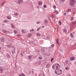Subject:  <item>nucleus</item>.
<instances>
[{"instance_id": "26", "label": "nucleus", "mask_w": 76, "mask_h": 76, "mask_svg": "<svg viewBox=\"0 0 76 76\" xmlns=\"http://www.w3.org/2000/svg\"><path fill=\"white\" fill-rule=\"evenodd\" d=\"M70 11H71V10L69 9L67 10V12H69Z\"/></svg>"}, {"instance_id": "13", "label": "nucleus", "mask_w": 76, "mask_h": 76, "mask_svg": "<svg viewBox=\"0 0 76 76\" xmlns=\"http://www.w3.org/2000/svg\"><path fill=\"white\" fill-rule=\"evenodd\" d=\"M32 35L31 34H29L28 35V38H30L31 37H32Z\"/></svg>"}, {"instance_id": "40", "label": "nucleus", "mask_w": 76, "mask_h": 76, "mask_svg": "<svg viewBox=\"0 0 76 76\" xmlns=\"http://www.w3.org/2000/svg\"><path fill=\"white\" fill-rule=\"evenodd\" d=\"M20 56H21V57H23V54H22V53H20Z\"/></svg>"}, {"instance_id": "35", "label": "nucleus", "mask_w": 76, "mask_h": 76, "mask_svg": "<svg viewBox=\"0 0 76 76\" xmlns=\"http://www.w3.org/2000/svg\"><path fill=\"white\" fill-rule=\"evenodd\" d=\"M53 60H54V58H51V59L50 60L51 62H52V61H53Z\"/></svg>"}, {"instance_id": "23", "label": "nucleus", "mask_w": 76, "mask_h": 76, "mask_svg": "<svg viewBox=\"0 0 76 76\" xmlns=\"http://www.w3.org/2000/svg\"><path fill=\"white\" fill-rule=\"evenodd\" d=\"M4 23L7 22V20H4Z\"/></svg>"}, {"instance_id": "44", "label": "nucleus", "mask_w": 76, "mask_h": 76, "mask_svg": "<svg viewBox=\"0 0 76 76\" xmlns=\"http://www.w3.org/2000/svg\"><path fill=\"white\" fill-rule=\"evenodd\" d=\"M22 32V33H23V32H24V31L23 30L21 31Z\"/></svg>"}, {"instance_id": "31", "label": "nucleus", "mask_w": 76, "mask_h": 76, "mask_svg": "<svg viewBox=\"0 0 76 76\" xmlns=\"http://www.w3.org/2000/svg\"><path fill=\"white\" fill-rule=\"evenodd\" d=\"M7 18L8 19H11V17H7Z\"/></svg>"}, {"instance_id": "37", "label": "nucleus", "mask_w": 76, "mask_h": 76, "mask_svg": "<svg viewBox=\"0 0 76 76\" xmlns=\"http://www.w3.org/2000/svg\"><path fill=\"white\" fill-rule=\"evenodd\" d=\"M14 33H15V34H16V33H17V31H16V30H14Z\"/></svg>"}, {"instance_id": "32", "label": "nucleus", "mask_w": 76, "mask_h": 76, "mask_svg": "<svg viewBox=\"0 0 76 76\" xmlns=\"http://www.w3.org/2000/svg\"><path fill=\"white\" fill-rule=\"evenodd\" d=\"M40 23V21H38V22H37V23H36L37 24H39V23Z\"/></svg>"}, {"instance_id": "15", "label": "nucleus", "mask_w": 76, "mask_h": 76, "mask_svg": "<svg viewBox=\"0 0 76 76\" xmlns=\"http://www.w3.org/2000/svg\"><path fill=\"white\" fill-rule=\"evenodd\" d=\"M70 36L71 38H73L74 37V36L73 35V34H72V33H71L70 34Z\"/></svg>"}, {"instance_id": "1", "label": "nucleus", "mask_w": 76, "mask_h": 76, "mask_svg": "<svg viewBox=\"0 0 76 76\" xmlns=\"http://www.w3.org/2000/svg\"><path fill=\"white\" fill-rule=\"evenodd\" d=\"M55 73L57 75H60L61 74L62 71L61 69H56L55 71Z\"/></svg>"}, {"instance_id": "57", "label": "nucleus", "mask_w": 76, "mask_h": 76, "mask_svg": "<svg viewBox=\"0 0 76 76\" xmlns=\"http://www.w3.org/2000/svg\"><path fill=\"white\" fill-rule=\"evenodd\" d=\"M57 31H58V28H57Z\"/></svg>"}, {"instance_id": "27", "label": "nucleus", "mask_w": 76, "mask_h": 76, "mask_svg": "<svg viewBox=\"0 0 76 76\" xmlns=\"http://www.w3.org/2000/svg\"><path fill=\"white\" fill-rule=\"evenodd\" d=\"M28 57V59H31V56H29Z\"/></svg>"}, {"instance_id": "41", "label": "nucleus", "mask_w": 76, "mask_h": 76, "mask_svg": "<svg viewBox=\"0 0 76 76\" xmlns=\"http://www.w3.org/2000/svg\"><path fill=\"white\" fill-rule=\"evenodd\" d=\"M73 20V17H72L71 19V20Z\"/></svg>"}, {"instance_id": "18", "label": "nucleus", "mask_w": 76, "mask_h": 76, "mask_svg": "<svg viewBox=\"0 0 76 76\" xmlns=\"http://www.w3.org/2000/svg\"><path fill=\"white\" fill-rule=\"evenodd\" d=\"M18 14L17 12H16L14 14V16H18Z\"/></svg>"}, {"instance_id": "9", "label": "nucleus", "mask_w": 76, "mask_h": 76, "mask_svg": "<svg viewBox=\"0 0 76 76\" xmlns=\"http://www.w3.org/2000/svg\"><path fill=\"white\" fill-rule=\"evenodd\" d=\"M7 47H8L9 48H14L13 46H11V45H7Z\"/></svg>"}, {"instance_id": "11", "label": "nucleus", "mask_w": 76, "mask_h": 76, "mask_svg": "<svg viewBox=\"0 0 76 76\" xmlns=\"http://www.w3.org/2000/svg\"><path fill=\"white\" fill-rule=\"evenodd\" d=\"M63 32H64L65 33H66V32H67V30H66V28L63 29Z\"/></svg>"}, {"instance_id": "42", "label": "nucleus", "mask_w": 76, "mask_h": 76, "mask_svg": "<svg viewBox=\"0 0 76 76\" xmlns=\"http://www.w3.org/2000/svg\"><path fill=\"white\" fill-rule=\"evenodd\" d=\"M39 29H40V28H39L37 29V31H39Z\"/></svg>"}, {"instance_id": "49", "label": "nucleus", "mask_w": 76, "mask_h": 76, "mask_svg": "<svg viewBox=\"0 0 76 76\" xmlns=\"http://www.w3.org/2000/svg\"><path fill=\"white\" fill-rule=\"evenodd\" d=\"M76 21L74 22V24H76Z\"/></svg>"}, {"instance_id": "28", "label": "nucleus", "mask_w": 76, "mask_h": 76, "mask_svg": "<svg viewBox=\"0 0 76 76\" xmlns=\"http://www.w3.org/2000/svg\"><path fill=\"white\" fill-rule=\"evenodd\" d=\"M65 69H66V70H69V68H68L67 67H66L65 68Z\"/></svg>"}, {"instance_id": "33", "label": "nucleus", "mask_w": 76, "mask_h": 76, "mask_svg": "<svg viewBox=\"0 0 76 76\" xmlns=\"http://www.w3.org/2000/svg\"><path fill=\"white\" fill-rule=\"evenodd\" d=\"M4 40V39L3 38H2V39H1V42H3V41Z\"/></svg>"}, {"instance_id": "39", "label": "nucleus", "mask_w": 76, "mask_h": 76, "mask_svg": "<svg viewBox=\"0 0 76 76\" xmlns=\"http://www.w3.org/2000/svg\"><path fill=\"white\" fill-rule=\"evenodd\" d=\"M4 3H5V2H3V3H2L1 4V6H3V5H4Z\"/></svg>"}, {"instance_id": "2", "label": "nucleus", "mask_w": 76, "mask_h": 76, "mask_svg": "<svg viewBox=\"0 0 76 76\" xmlns=\"http://www.w3.org/2000/svg\"><path fill=\"white\" fill-rule=\"evenodd\" d=\"M58 67H60V66L59 65V64H55L52 66V69L57 70L58 69Z\"/></svg>"}, {"instance_id": "48", "label": "nucleus", "mask_w": 76, "mask_h": 76, "mask_svg": "<svg viewBox=\"0 0 76 76\" xmlns=\"http://www.w3.org/2000/svg\"><path fill=\"white\" fill-rule=\"evenodd\" d=\"M66 13H64V16H66Z\"/></svg>"}, {"instance_id": "8", "label": "nucleus", "mask_w": 76, "mask_h": 76, "mask_svg": "<svg viewBox=\"0 0 76 76\" xmlns=\"http://www.w3.org/2000/svg\"><path fill=\"white\" fill-rule=\"evenodd\" d=\"M50 64H48L46 65V68H48L49 67H50Z\"/></svg>"}, {"instance_id": "5", "label": "nucleus", "mask_w": 76, "mask_h": 76, "mask_svg": "<svg viewBox=\"0 0 76 76\" xmlns=\"http://www.w3.org/2000/svg\"><path fill=\"white\" fill-rule=\"evenodd\" d=\"M18 4H21L22 3H23V0H19L18 1Z\"/></svg>"}, {"instance_id": "58", "label": "nucleus", "mask_w": 76, "mask_h": 76, "mask_svg": "<svg viewBox=\"0 0 76 76\" xmlns=\"http://www.w3.org/2000/svg\"><path fill=\"white\" fill-rule=\"evenodd\" d=\"M30 73H31V72H30Z\"/></svg>"}, {"instance_id": "4", "label": "nucleus", "mask_w": 76, "mask_h": 76, "mask_svg": "<svg viewBox=\"0 0 76 76\" xmlns=\"http://www.w3.org/2000/svg\"><path fill=\"white\" fill-rule=\"evenodd\" d=\"M2 32H3L4 33V34H7V33H9V31H6L5 30H3Z\"/></svg>"}, {"instance_id": "36", "label": "nucleus", "mask_w": 76, "mask_h": 76, "mask_svg": "<svg viewBox=\"0 0 76 76\" xmlns=\"http://www.w3.org/2000/svg\"><path fill=\"white\" fill-rule=\"evenodd\" d=\"M53 9H56V6L54 5L53 6Z\"/></svg>"}, {"instance_id": "47", "label": "nucleus", "mask_w": 76, "mask_h": 76, "mask_svg": "<svg viewBox=\"0 0 76 76\" xmlns=\"http://www.w3.org/2000/svg\"><path fill=\"white\" fill-rule=\"evenodd\" d=\"M19 36H20V35L19 34H18L17 35V37H19Z\"/></svg>"}, {"instance_id": "54", "label": "nucleus", "mask_w": 76, "mask_h": 76, "mask_svg": "<svg viewBox=\"0 0 76 76\" xmlns=\"http://www.w3.org/2000/svg\"><path fill=\"white\" fill-rule=\"evenodd\" d=\"M42 28H44V26H42Z\"/></svg>"}, {"instance_id": "56", "label": "nucleus", "mask_w": 76, "mask_h": 76, "mask_svg": "<svg viewBox=\"0 0 76 76\" xmlns=\"http://www.w3.org/2000/svg\"><path fill=\"white\" fill-rule=\"evenodd\" d=\"M13 31H12V32H11V33H13Z\"/></svg>"}, {"instance_id": "12", "label": "nucleus", "mask_w": 76, "mask_h": 76, "mask_svg": "<svg viewBox=\"0 0 76 76\" xmlns=\"http://www.w3.org/2000/svg\"><path fill=\"white\" fill-rule=\"evenodd\" d=\"M6 56L7 57H8V58H10V55H9V54H7Z\"/></svg>"}, {"instance_id": "45", "label": "nucleus", "mask_w": 76, "mask_h": 76, "mask_svg": "<svg viewBox=\"0 0 76 76\" xmlns=\"http://www.w3.org/2000/svg\"><path fill=\"white\" fill-rule=\"evenodd\" d=\"M31 30L32 32H34V29H32Z\"/></svg>"}, {"instance_id": "14", "label": "nucleus", "mask_w": 76, "mask_h": 76, "mask_svg": "<svg viewBox=\"0 0 76 76\" xmlns=\"http://www.w3.org/2000/svg\"><path fill=\"white\" fill-rule=\"evenodd\" d=\"M11 27L12 28H15V26H14V25H13V24L11 23Z\"/></svg>"}, {"instance_id": "51", "label": "nucleus", "mask_w": 76, "mask_h": 76, "mask_svg": "<svg viewBox=\"0 0 76 76\" xmlns=\"http://www.w3.org/2000/svg\"><path fill=\"white\" fill-rule=\"evenodd\" d=\"M72 33H73V34H75V32H72Z\"/></svg>"}, {"instance_id": "53", "label": "nucleus", "mask_w": 76, "mask_h": 76, "mask_svg": "<svg viewBox=\"0 0 76 76\" xmlns=\"http://www.w3.org/2000/svg\"><path fill=\"white\" fill-rule=\"evenodd\" d=\"M62 1H64V0H61Z\"/></svg>"}, {"instance_id": "10", "label": "nucleus", "mask_w": 76, "mask_h": 76, "mask_svg": "<svg viewBox=\"0 0 76 76\" xmlns=\"http://www.w3.org/2000/svg\"><path fill=\"white\" fill-rule=\"evenodd\" d=\"M70 60H71V61L74 60H75V57H72L70 58Z\"/></svg>"}, {"instance_id": "24", "label": "nucleus", "mask_w": 76, "mask_h": 76, "mask_svg": "<svg viewBox=\"0 0 76 76\" xmlns=\"http://www.w3.org/2000/svg\"><path fill=\"white\" fill-rule=\"evenodd\" d=\"M44 22H45V23H48V21H47V20H44Z\"/></svg>"}, {"instance_id": "30", "label": "nucleus", "mask_w": 76, "mask_h": 76, "mask_svg": "<svg viewBox=\"0 0 76 76\" xmlns=\"http://www.w3.org/2000/svg\"><path fill=\"white\" fill-rule=\"evenodd\" d=\"M58 23H59V24L60 25H61V21H59V22H58Z\"/></svg>"}, {"instance_id": "43", "label": "nucleus", "mask_w": 76, "mask_h": 76, "mask_svg": "<svg viewBox=\"0 0 76 76\" xmlns=\"http://www.w3.org/2000/svg\"><path fill=\"white\" fill-rule=\"evenodd\" d=\"M0 71H2V72H3V69H0Z\"/></svg>"}, {"instance_id": "46", "label": "nucleus", "mask_w": 76, "mask_h": 76, "mask_svg": "<svg viewBox=\"0 0 76 76\" xmlns=\"http://www.w3.org/2000/svg\"><path fill=\"white\" fill-rule=\"evenodd\" d=\"M67 76H71L69 74H67Z\"/></svg>"}, {"instance_id": "19", "label": "nucleus", "mask_w": 76, "mask_h": 76, "mask_svg": "<svg viewBox=\"0 0 76 76\" xmlns=\"http://www.w3.org/2000/svg\"><path fill=\"white\" fill-rule=\"evenodd\" d=\"M12 54H14L15 53V50H14L12 51Z\"/></svg>"}, {"instance_id": "16", "label": "nucleus", "mask_w": 76, "mask_h": 76, "mask_svg": "<svg viewBox=\"0 0 76 76\" xmlns=\"http://www.w3.org/2000/svg\"><path fill=\"white\" fill-rule=\"evenodd\" d=\"M19 76H25V75L23 73H21L20 75H19Z\"/></svg>"}, {"instance_id": "38", "label": "nucleus", "mask_w": 76, "mask_h": 76, "mask_svg": "<svg viewBox=\"0 0 76 76\" xmlns=\"http://www.w3.org/2000/svg\"><path fill=\"white\" fill-rule=\"evenodd\" d=\"M54 44H52L51 45V47H54Z\"/></svg>"}, {"instance_id": "21", "label": "nucleus", "mask_w": 76, "mask_h": 76, "mask_svg": "<svg viewBox=\"0 0 76 76\" xmlns=\"http://www.w3.org/2000/svg\"><path fill=\"white\" fill-rule=\"evenodd\" d=\"M50 17L51 18H52V19H53V18H54V16L53 15H50Z\"/></svg>"}, {"instance_id": "25", "label": "nucleus", "mask_w": 76, "mask_h": 76, "mask_svg": "<svg viewBox=\"0 0 76 76\" xmlns=\"http://www.w3.org/2000/svg\"><path fill=\"white\" fill-rule=\"evenodd\" d=\"M38 58L39 60H42V58L41 57H38Z\"/></svg>"}, {"instance_id": "55", "label": "nucleus", "mask_w": 76, "mask_h": 76, "mask_svg": "<svg viewBox=\"0 0 76 76\" xmlns=\"http://www.w3.org/2000/svg\"><path fill=\"white\" fill-rule=\"evenodd\" d=\"M1 50V48H0V50Z\"/></svg>"}, {"instance_id": "20", "label": "nucleus", "mask_w": 76, "mask_h": 76, "mask_svg": "<svg viewBox=\"0 0 76 76\" xmlns=\"http://www.w3.org/2000/svg\"><path fill=\"white\" fill-rule=\"evenodd\" d=\"M54 13H56V14H58V11H55L54 12Z\"/></svg>"}, {"instance_id": "29", "label": "nucleus", "mask_w": 76, "mask_h": 76, "mask_svg": "<svg viewBox=\"0 0 76 76\" xmlns=\"http://www.w3.org/2000/svg\"><path fill=\"white\" fill-rule=\"evenodd\" d=\"M43 7H44V8H46L47 7V6L45 5H44L43 6Z\"/></svg>"}, {"instance_id": "3", "label": "nucleus", "mask_w": 76, "mask_h": 76, "mask_svg": "<svg viewBox=\"0 0 76 76\" xmlns=\"http://www.w3.org/2000/svg\"><path fill=\"white\" fill-rule=\"evenodd\" d=\"M75 1V0H71L70 1V5L71 6H73L74 5V4L75 3L74 2V1Z\"/></svg>"}, {"instance_id": "22", "label": "nucleus", "mask_w": 76, "mask_h": 76, "mask_svg": "<svg viewBox=\"0 0 76 76\" xmlns=\"http://www.w3.org/2000/svg\"><path fill=\"white\" fill-rule=\"evenodd\" d=\"M40 35H41L40 34H39V33H37V36H40Z\"/></svg>"}, {"instance_id": "52", "label": "nucleus", "mask_w": 76, "mask_h": 76, "mask_svg": "<svg viewBox=\"0 0 76 76\" xmlns=\"http://www.w3.org/2000/svg\"><path fill=\"white\" fill-rule=\"evenodd\" d=\"M30 32H32V30H30Z\"/></svg>"}, {"instance_id": "34", "label": "nucleus", "mask_w": 76, "mask_h": 76, "mask_svg": "<svg viewBox=\"0 0 76 76\" xmlns=\"http://www.w3.org/2000/svg\"><path fill=\"white\" fill-rule=\"evenodd\" d=\"M41 64V61H39V62L38 64H39V65H40V64Z\"/></svg>"}, {"instance_id": "6", "label": "nucleus", "mask_w": 76, "mask_h": 76, "mask_svg": "<svg viewBox=\"0 0 76 76\" xmlns=\"http://www.w3.org/2000/svg\"><path fill=\"white\" fill-rule=\"evenodd\" d=\"M65 62L66 63H67V64H71V62H70V61H68L67 60H66Z\"/></svg>"}, {"instance_id": "50", "label": "nucleus", "mask_w": 76, "mask_h": 76, "mask_svg": "<svg viewBox=\"0 0 76 76\" xmlns=\"http://www.w3.org/2000/svg\"><path fill=\"white\" fill-rule=\"evenodd\" d=\"M36 64H38V62H36Z\"/></svg>"}, {"instance_id": "7", "label": "nucleus", "mask_w": 76, "mask_h": 76, "mask_svg": "<svg viewBox=\"0 0 76 76\" xmlns=\"http://www.w3.org/2000/svg\"><path fill=\"white\" fill-rule=\"evenodd\" d=\"M38 4L39 6H41L42 4V2L41 1H39L38 2Z\"/></svg>"}, {"instance_id": "17", "label": "nucleus", "mask_w": 76, "mask_h": 76, "mask_svg": "<svg viewBox=\"0 0 76 76\" xmlns=\"http://www.w3.org/2000/svg\"><path fill=\"white\" fill-rule=\"evenodd\" d=\"M57 43L58 44L59 43L58 42V39H57L56 40Z\"/></svg>"}]
</instances>
